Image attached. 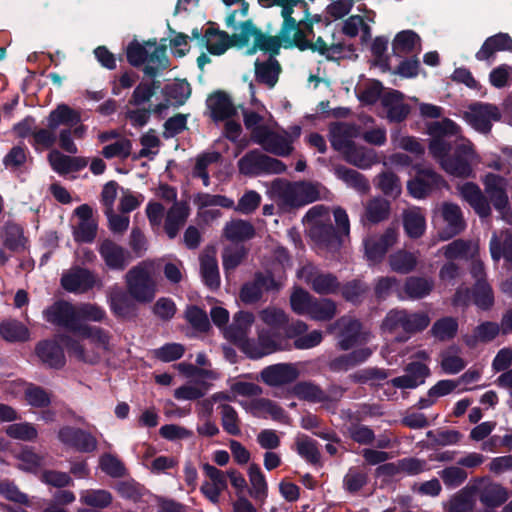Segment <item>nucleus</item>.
Returning a JSON list of instances; mask_svg holds the SVG:
<instances>
[{
  "instance_id": "5",
  "label": "nucleus",
  "mask_w": 512,
  "mask_h": 512,
  "mask_svg": "<svg viewBox=\"0 0 512 512\" xmlns=\"http://www.w3.org/2000/svg\"><path fill=\"white\" fill-rule=\"evenodd\" d=\"M272 191L282 204L289 207L307 205L320 198V185L306 181L288 182L278 179L273 182Z\"/></svg>"
},
{
  "instance_id": "28",
  "label": "nucleus",
  "mask_w": 512,
  "mask_h": 512,
  "mask_svg": "<svg viewBox=\"0 0 512 512\" xmlns=\"http://www.w3.org/2000/svg\"><path fill=\"white\" fill-rule=\"evenodd\" d=\"M498 51L512 52V38L508 34L498 33L488 37L476 53L475 57L479 61L490 62Z\"/></svg>"
},
{
  "instance_id": "9",
  "label": "nucleus",
  "mask_w": 512,
  "mask_h": 512,
  "mask_svg": "<svg viewBox=\"0 0 512 512\" xmlns=\"http://www.w3.org/2000/svg\"><path fill=\"white\" fill-rule=\"evenodd\" d=\"M253 142L260 145L266 152L281 157L290 155L294 150L289 138L282 133V130L273 129L270 126L258 128L254 132Z\"/></svg>"
},
{
  "instance_id": "36",
  "label": "nucleus",
  "mask_w": 512,
  "mask_h": 512,
  "mask_svg": "<svg viewBox=\"0 0 512 512\" xmlns=\"http://www.w3.org/2000/svg\"><path fill=\"white\" fill-rule=\"evenodd\" d=\"M48 161L53 170L59 174L79 171L87 165V161L84 158L70 157L62 154L58 150H52L48 154Z\"/></svg>"
},
{
  "instance_id": "31",
  "label": "nucleus",
  "mask_w": 512,
  "mask_h": 512,
  "mask_svg": "<svg viewBox=\"0 0 512 512\" xmlns=\"http://www.w3.org/2000/svg\"><path fill=\"white\" fill-rule=\"evenodd\" d=\"M189 216V206L186 202H175L168 210L164 229L169 238H175Z\"/></svg>"
},
{
  "instance_id": "56",
  "label": "nucleus",
  "mask_w": 512,
  "mask_h": 512,
  "mask_svg": "<svg viewBox=\"0 0 512 512\" xmlns=\"http://www.w3.org/2000/svg\"><path fill=\"white\" fill-rule=\"evenodd\" d=\"M210 385L205 381L187 383L174 391V397L178 400H196L203 397Z\"/></svg>"
},
{
  "instance_id": "53",
  "label": "nucleus",
  "mask_w": 512,
  "mask_h": 512,
  "mask_svg": "<svg viewBox=\"0 0 512 512\" xmlns=\"http://www.w3.org/2000/svg\"><path fill=\"white\" fill-rule=\"evenodd\" d=\"M508 498V493L502 486L490 483L480 490L479 499L487 507H497Z\"/></svg>"
},
{
  "instance_id": "27",
  "label": "nucleus",
  "mask_w": 512,
  "mask_h": 512,
  "mask_svg": "<svg viewBox=\"0 0 512 512\" xmlns=\"http://www.w3.org/2000/svg\"><path fill=\"white\" fill-rule=\"evenodd\" d=\"M342 156L346 162L360 169H369L379 163L378 154L374 149L356 143L351 145Z\"/></svg>"
},
{
  "instance_id": "7",
  "label": "nucleus",
  "mask_w": 512,
  "mask_h": 512,
  "mask_svg": "<svg viewBox=\"0 0 512 512\" xmlns=\"http://www.w3.org/2000/svg\"><path fill=\"white\" fill-rule=\"evenodd\" d=\"M152 270V263L141 262L125 275L127 290L138 302H150L155 297L156 283L151 276Z\"/></svg>"
},
{
  "instance_id": "21",
  "label": "nucleus",
  "mask_w": 512,
  "mask_h": 512,
  "mask_svg": "<svg viewBox=\"0 0 512 512\" xmlns=\"http://www.w3.org/2000/svg\"><path fill=\"white\" fill-rule=\"evenodd\" d=\"M445 228L440 232L441 240H448L460 234L466 228V222L461 208L451 202H444L439 207Z\"/></svg>"
},
{
  "instance_id": "48",
  "label": "nucleus",
  "mask_w": 512,
  "mask_h": 512,
  "mask_svg": "<svg viewBox=\"0 0 512 512\" xmlns=\"http://www.w3.org/2000/svg\"><path fill=\"white\" fill-rule=\"evenodd\" d=\"M444 256L449 259L474 257L478 252V245L472 241L457 239L442 249Z\"/></svg>"
},
{
  "instance_id": "32",
  "label": "nucleus",
  "mask_w": 512,
  "mask_h": 512,
  "mask_svg": "<svg viewBox=\"0 0 512 512\" xmlns=\"http://www.w3.org/2000/svg\"><path fill=\"white\" fill-rule=\"evenodd\" d=\"M489 249L494 261H499L503 257L508 262H512V231L506 229L493 233Z\"/></svg>"
},
{
  "instance_id": "49",
  "label": "nucleus",
  "mask_w": 512,
  "mask_h": 512,
  "mask_svg": "<svg viewBox=\"0 0 512 512\" xmlns=\"http://www.w3.org/2000/svg\"><path fill=\"white\" fill-rule=\"evenodd\" d=\"M0 334L9 342H24L29 340L30 332L28 328L18 320H5L0 325Z\"/></svg>"
},
{
  "instance_id": "19",
  "label": "nucleus",
  "mask_w": 512,
  "mask_h": 512,
  "mask_svg": "<svg viewBox=\"0 0 512 512\" xmlns=\"http://www.w3.org/2000/svg\"><path fill=\"white\" fill-rule=\"evenodd\" d=\"M298 276L318 294H330L337 291L339 282L335 276L323 273L312 265L304 266Z\"/></svg>"
},
{
  "instance_id": "24",
  "label": "nucleus",
  "mask_w": 512,
  "mask_h": 512,
  "mask_svg": "<svg viewBox=\"0 0 512 512\" xmlns=\"http://www.w3.org/2000/svg\"><path fill=\"white\" fill-rule=\"evenodd\" d=\"M307 330V324L301 320H297L292 322L287 328L286 338L294 339L293 345L299 350H307L318 346L323 340L322 331L313 330L305 334Z\"/></svg>"
},
{
  "instance_id": "29",
  "label": "nucleus",
  "mask_w": 512,
  "mask_h": 512,
  "mask_svg": "<svg viewBox=\"0 0 512 512\" xmlns=\"http://www.w3.org/2000/svg\"><path fill=\"white\" fill-rule=\"evenodd\" d=\"M35 350L40 360L49 367L60 368L65 364L64 352L57 341H41Z\"/></svg>"
},
{
  "instance_id": "45",
  "label": "nucleus",
  "mask_w": 512,
  "mask_h": 512,
  "mask_svg": "<svg viewBox=\"0 0 512 512\" xmlns=\"http://www.w3.org/2000/svg\"><path fill=\"white\" fill-rule=\"evenodd\" d=\"M392 49L396 55H405L421 49L420 37L412 30L399 32L393 42Z\"/></svg>"
},
{
  "instance_id": "15",
  "label": "nucleus",
  "mask_w": 512,
  "mask_h": 512,
  "mask_svg": "<svg viewBox=\"0 0 512 512\" xmlns=\"http://www.w3.org/2000/svg\"><path fill=\"white\" fill-rule=\"evenodd\" d=\"M446 185V181L435 171L420 169L415 179L408 182L407 188L414 198L422 199Z\"/></svg>"
},
{
  "instance_id": "41",
  "label": "nucleus",
  "mask_w": 512,
  "mask_h": 512,
  "mask_svg": "<svg viewBox=\"0 0 512 512\" xmlns=\"http://www.w3.org/2000/svg\"><path fill=\"white\" fill-rule=\"evenodd\" d=\"M200 271L205 284L211 289L220 285L217 260L213 251L205 252L200 257Z\"/></svg>"
},
{
  "instance_id": "4",
  "label": "nucleus",
  "mask_w": 512,
  "mask_h": 512,
  "mask_svg": "<svg viewBox=\"0 0 512 512\" xmlns=\"http://www.w3.org/2000/svg\"><path fill=\"white\" fill-rule=\"evenodd\" d=\"M79 340L68 335L60 336L70 357L75 360L95 365L102 358L114 351L113 337L109 331L89 324H83L77 333Z\"/></svg>"
},
{
  "instance_id": "50",
  "label": "nucleus",
  "mask_w": 512,
  "mask_h": 512,
  "mask_svg": "<svg viewBox=\"0 0 512 512\" xmlns=\"http://www.w3.org/2000/svg\"><path fill=\"white\" fill-rule=\"evenodd\" d=\"M461 351L456 346H451L440 354V365L446 374H457L466 367L465 360L461 357Z\"/></svg>"
},
{
  "instance_id": "42",
  "label": "nucleus",
  "mask_w": 512,
  "mask_h": 512,
  "mask_svg": "<svg viewBox=\"0 0 512 512\" xmlns=\"http://www.w3.org/2000/svg\"><path fill=\"white\" fill-rule=\"evenodd\" d=\"M434 288V281L431 278L411 276L408 277L403 286V291L409 299H421L428 296Z\"/></svg>"
},
{
  "instance_id": "33",
  "label": "nucleus",
  "mask_w": 512,
  "mask_h": 512,
  "mask_svg": "<svg viewBox=\"0 0 512 512\" xmlns=\"http://www.w3.org/2000/svg\"><path fill=\"white\" fill-rule=\"evenodd\" d=\"M205 45L213 55H222L229 48L235 47L234 34L229 35L225 31L208 28L204 35Z\"/></svg>"
},
{
  "instance_id": "16",
  "label": "nucleus",
  "mask_w": 512,
  "mask_h": 512,
  "mask_svg": "<svg viewBox=\"0 0 512 512\" xmlns=\"http://www.w3.org/2000/svg\"><path fill=\"white\" fill-rule=\"evenodd\" d=\"M398 232L395 228H387L379 236H371L364 240L365 255L372 263L382 261L387 251L397 243Z\"/></svg>"
},
{
  "instance_id": "8",
  "label": "nucleus",
  "mask_w": 512,
  "mask_h": 512,
  "mask_svg": "<svg viewBox=\"0 0 512 512\" xmlns=\"http://www.w3.org/2000/svg\"><path fill=\"white\" fill-rule=\"evenodd\" d=\"M238 169L245 176H257L261 174H281L286 171V165L282 161L254 149L238 161Z\"/></svg>"
},
{
  "instance_id": "12",
  "label": "nucleus",
  "mask_w": 512,
  "mask_h": 512,
  "mask_svg": "<svg viewBox=\"0 0 512 512\" xmlns=\"http://www.w3.org/2000/svg\"><path fill=\"white\" fill-rule=\"evenodd\" d=\"M330 215L324 206H314L305 215L304 222L310 236L319 243L328 242L334 235L333 226L329 223Z\"/></svg>"
},
{
  "instance_id": "35",
  "label": "nucleus",
  "mask_w": 512,
  "mask_h": 512,
  "mask_svg": "<svg viewBox=\"0 0 512 512\" xmlns=\"http://www.w3.org/2000/svg\"><path fill=\"white\" fill-rule=\"evenodd\" d=\"M207 106L211 112V117L215 121L229 119L236 112L235 106L229 96L222 92L209 96Z\"/></svg>"
},
{
  "instance_id": "57",
  "label": "nucleus",
  "mask_w": 512,
  "mask_h": 512,
  "mask_svg": "<svg viewBox=\"0 0 512 512\" xmlns=\"http://www.w3.org/2000/svg\"><path fill=\"white\" fill-rule=\"evenodd\" d=\"M6 434L16 440L35 441L38 437L37 428L29 422L14 423L6 427Z\"/></svg>"
},
{
  "instance_id": "46",
  "label": "nucleus",
  "mask_w": 512,
  "mask_h": 512,
  "mask_svg": "<svg viewBox=\"0 0 512 512\" xmlns=\"http://www.w3.org/2000/svg\"><path fill=\"white\" fill-rule=\"evenodd\" d=\"M334 174L338 179L360 193H367L370 189L367 179L356 170L339 165L334 168Z\"/></svg>"
},
{
  "instance_id": "60",
  "label": "nucleus",
  "mask_w": 512,
  "mask_h": 512,
  "mask_svg": "<svg viewBox=\"0 0 512 512\" xmlns=\"http://www.w3.org/2000/svg\"><path fill=\"white\" fill-rule=\"evenodd\" d=\"M77 322L79 320L102 322L106 313L102 307L94 303H81L77 305Z\"/></svg>"
},
{
  "instance_id": "62",
  "label": "nucleus",
  "mask_w": 512,
  "mask_h": 512,
  "mask_svg": "<svg viewBox=\"0 0 512 512\" xmlns=\"http://www.w3.org/2000/svg\"><path fill=\"white\" fill-rule=\"evenodd\" d=\"M221 423L223 429L230 435L237 436L240 434L239 418L236 410L228 405H221Z\"/></svg>"
},
{
  "instance_id": "38",
  "label": "nucleus",
  "mask_w": 512,
  "mask_h": 512,
  "mask_svg": "<svg viewBox=\"0 0 512 512\" xmlns=\"http://www.w3.org/2000/svg\"><path fill=\"white\" fill-rule=\"evenodd\" d=\"M403 226L409 237H421L426 230V219L423 210L419 207L406 209L403 212Z\"/></svg>"
},
{
  "instance_id": "54",
  "label": "nucleus",
  "mask_w": 512,
  "mask_h": 512,
  "mask_svg": "<svg viewBox=\"0 0 512 512\" xmlns=\"http://www.w3.org/2000/svg\"><path fill=\"white\" fill-rule=\"evenodd\" d=\"M391 142L396 149L405 150L415 156H420L425 152V147L418 139L402 134L400 131L392 132Z\"/></svg>"
},
{
  "instance_id": "6",
  "label": "nucleus",
  "mask_w": 512,
  "mask_h": 512,
  "mask_svg": "<svg viewBox=\"0 0 512 512\" xmlns=\"http://www.w3.org/2000/svg\"><path fill=\"white\" fill-rule=\"evenodd\" d=\"M479 155L472 142L460 136L455 144L454 154L442 161V169L455 177L467 178L472 175V164L479 162Z\"/></svg>"
},
{
  "instance_id": "26",
  "label": "nucleus",
  "mask_w": 512,
  "mask_h": 512,
  "mask_svg": "<svg viewBox=\"0 0 512 512\" xmlns=\"http://www.w3.org/2000/svg\"><path fill=\"white\" fill-rule=\"evenodd\" d=\"M359 135V129L352 124L337 123L330 128V142L332 147L343 154Z\"/></svg>"
},
{
  "instance_id": "30",
  "label": "nucleus",
  "mask_w": 512,
  "mask_h": 512,
  "mask_svg": "<svg viewBox=\"0 0 512 512\" xmlns=\"http://www.w3.org/2000/svg\"><path fill=\"white\" fill-rule=\"evenodd\" d=\"M271 55L265 61H255V78L259 83L265 84L269 88H273L278 82L281 73V65Z\"/></svg>"
},
{
  "instance_id": "20",
  "label": "nucleus",
  "mask_w": 512,
  "mask_h": 512,
  "mask_svg": "<svg viewBox=\"0 0 512 512\" xmlns=\"http://www.w3.org/2000/svg\"><path fill=\"white\" fill-rule=\"evenodd\" d=\"M57 438L63 445L80 452H92L97 448V440L92 434L71 426L61 427Z\"/></svg>"
},
{
  "instance_id": "11",
  "label": "nucleus",
  "mask_w": 512,
  "mask_h": 512,
  "mask_svg": "<svg viewBox=\"0 0 512 512\" xmlns=\"http://www.w3.org/2000/svg\"><path fill=\"white\" fill-rule=\"evenodd\" d=\"M71 226L76 242L90 243L96 238L98 224L91 207L86 204L80 205L74 210Z\"/></svg>"
},
{
  "instance_id": "63",
  "label": "nucleus",
  "mask_w": 512,
  "mask_h": 512,
  "mask_svg": "<svg viewBox=\"0 0 512 512\" xmlns=\"http://www.w3.org/2000/svg\"><path fill=\"white\" fill-rule=\"evenodd\" d=\"M131 142L126 138H117L114 143L108 144L102 149V155L107 158H126L131 153Z\"/></svg>"
},
{
  "instance_id": "55",
  "label": "nucleus",
  "mask_w": 512,
  "mask_h": 512,
  "mask_svg": "<svg viewBox=\"0 0 512 512\" xmlns=\"http://www.w3.org/2000/svg\"><path fill=\"white\" fill-rule=\"evenodd\" d=\"M249 481L251 484V496L263 501L267 496V482L260 468L256 464H251L248 470Z\"/></svg>"
},
{
  "instance_id": "3",
  "label": "nucleus",
  "mask_w": 512,
  "mask_h": 512,
  "mask_svg": "<svg viewBox=\"0 0 512 512\" xmlns=\"http://www.w3.org/2000/svg\"><path fill=\"white\" fill-rule=\"evenodd\" d=\"M254 322L253 313L238 311L234 314L232 323L225 327V338L239 346L251 359H259L283 350L281 343L267 329L257 328V340L250 339L248 336Z\"/></svg>"
},
{
  "instance_id": "14",
  "label": "nucleus",
  "mask_w": 512,
  "mask_h": 512,
  "mask_svg": "<svg viewBox=\"0 0 512 512\" xmlns=\"http://www.w3.org/2000/svg\"><path fill=\"white\" fill-rule=\"evenodd\" d=\"M339 329L338 345L342 350H349L357 344L366 342L370 334L362 329L361 323L349 316L341 317L334 324Z\"/></svg>"
},
{
  "instance_id": "25",
  "label": "nucleus",
  "mask_w": 512,
  "mask_h": 512,
  "mask_svg": "<svg viewBox=\"0 0 512 512\" xmlns=\"http://www.w3.org/2000/svg\"><path fill=\"white\" fill-rule=\"evenodd\" d=\"M403 97L397 90H390L382 96L381 104L390 122H401L408 116L410 108L404 103Z\"/></svg>"
},
{
  "instance_id": "61",
  "label": "nucleus",
  "mask_w": 512,
  "mask_h": 512,
  "mask_svg": "<svg viewBox=\"0 0 512 512\" xmlns=\"http://www.w3.org/2000/svg\"><path fill=\"white\" fill-rule=\"evenodd\" d=\"M313 298L304 289L295 288L290 296L291 309L298 315H307Z\"/></svg>"
},
{
  "instance_id": "58",
  "label": "nucleus",
  "mask_w": 512,
  "mask_h": 512,
  "mask_svg": "<svg viewBox=\"0 0 512 512\" xmlns=\"http://www.w3.org/2000/svg\"><path fill=\"white\" fill-rule=\"evenodd\" d=\"M384 469H396L397 471H402L404 474L413 476L427 471L429 468L425 460L405 458L398 461L397 464H387Z\"/></svg>"
},
{
  "instance_id": "52",
  "label": "nucleus",
  "mask_w": 512,
  "mask_h": 512,
  "mask_svg": "<svg viewBox=\"0 0 512 512\" xmlns=\"http://www.w3.org/2000/svg\"><path fill=\"white\" fill-rule=\"evenodd\" d=\"M336 315V305L330 299L313 298L307 316L316 321H328Z\"/></svg>"
},
{
  "instance_id": "22",
  "label": "nucleus",
  "mask_w": 512,
  "mask_h": 512,
  "mask_svg": "<svg viewBox=\"0 0 512 512\" xmlns=\"http://www.w3.org/2000/svg\"><path fill=\"white\" fill-rule=\"evenodd\" d=\"M299 377V370L293 363H278L265 367L261 380L268 386L280 387L294 382Z\"/></svg>"
},
{
  "instance_id": "18",
  "label": "nucleus",
  "mask_w": 512,
  "mask_h": 512,
  "mask_svg": "<svg viewBox=\"0 0 512 512\" xmlns=\"http://www.w3.org/2000/svg\"><path fill=\"white\" fill-rule=\"evenodd\" d=\"M76 310L77 306L60 301L45 310L44 315L48 322L64 326L77 334L83 324L77 322Z\"/></svg>"
},
{
  "instance_id": "1",
  "label": "nucleus",
  "mask_w": 512,
  "mask_h": 512,
  "mask_svg": "<svg viewBox=\"0 0 512 512\" xmlns=\"http://www.w3.org/2000/svg\"><path fill=\"white\" fill-rule=\"evenodd\" d=\"M281 7L283 23L279 36L268 35L258 28L252 20L241 22L234 33V45L244 49L248 55L258 51L276 55L282 42L285 47H297L299 50H311L332 60L340 56L344 46L341 43H326L321 37L311 42L308 37L313 33L311 23H307L308 7L304 0H274Z\"/></svg>"
},
{
  "instance_id": "64",
  "label": "nucleus",
  "mask_w": 512,
  "mask_h": 512,
  "mask_svg": "<svg viewBox=\"0 0 512 512\" xmlns=\"http://www.w3.org/2000/svg\"><path fill=\"white\" fill-rule=\"evenodd\" d=\"M474 502L471 495L461 491L453 496L447 504V512H472Z\"/></svg>"
},
{
  "instance_id": "47",
  "label": "nucleus",
  "mask_w": 512,
  "mask_h": 512,
  "mask_svg": "<svg viewBox=\"0 0 512 512\" xmlns=\"http://www.w3.org/2000/svg\"><path fill=\"white\" fill-rule=\"evenodd\" d=\"M391 270L400 274H408L415 269L418 257L415 253L398 250L392 253L388 259Z\"/></svg>"
},
{
  "instance_id": "37",
  "label": "nucleus",
  "mask_w": 512,
  "mask_h": 512,
  "mask_svg": "<svg viewBox=\"0 0 512 512\" xmlns=\"http://www.w3.org/2000/svg\"><path fill=\"white\" fill-rule=\"evenodd\" d=\"M501 333V325L496 322L485 321L477 325L471 335L464 338L467 346L474 348L478 343L493 341Z\"/></svg>"
},
{
  "instance_id": "34",
  "label": "nucleus",
  "mask_w": 512,
  "mask_h": 512,
  "mask_svg": "<svg viewBox=\"0 0 512 512\" xmlns=\"http://www.w3.org/2000/svg\"><path fill=\"white\" fill-rule=\"evenodd\" d=\"M254 235L255 228L252 223L243 219H232L223 228V236L233 243L250 240Z\"/></svg>"
},
{
  "instance_id": "59",
  "label": "nucleus",
  "mask_w": 512,
  "mask_h": 512,
  "mask_svg": "<svg viewBox=\"0 0 512 512\" xmlns=\"http://www.w3.org/2000/svg\"><path fill=\"white\" fill-rule=\"evenodd\" d=\"M293 391L297 397L312 402H322L327 398L320 387L311 382H300L294 386Z\"/></svg>"
},
{
  "instance_id": "17",
  "label": "nucleus",
  "mask_w": 512,
  "mask_h": 512,
  "mask_svg": "<svg viewBox=\"0 0 512 512\" xmlns=\"http://www.w3.org/2000/svg\"><path fill=\"white\" fill-rule=\"evenodd\" d=\"M98 252L111 270L123 271L131 262L130 252L109 238L99 242Z\"/></svg>"
},
{
  "instance_id": "39",
  "label": "nucleus",
  "mask_w": 512,
  "mask_h": 512,
  "mask_svg": "<svg viewBox=\"0 0 512 512\" xmlns=\"http://www.w3.org/2000/svg\"><path fill=\"white\" fill-rule=\"evenodd\" d=\"M81 121L80 113L66 104L58 105L47 117V124L50 128L57 129L61 125L73 127Z\"/></svg>"
},
{
  "instance_id": "2",
  "label": "nucleus",
  "mask_w": 512,
  "mask_h": 512,
  "mask_svg": "<svg viewBox=\"0 0 512 512\" xmlns=\"http://www.w3.org/2000/svg\"><path fill=\"white\" fill-rule=\"evenodd\" d=\"M484 192L478 185L466 182L457 186L459 195L465 200L480 218L491 216L493 207L504 217L509 211L507 180L502 176L489 173L482 180Z\"/></svg>"
},
{
  "instance_id": "51",
  "label": "nucleus",
  "mask_w": 512,
  "mask_h": 512,
  "mask_svg": "<svg viewBox=\"0 0 512 512\" xmlns=\"http://www.w3.org/2000/svg\"><path fill=\"white\" fill-rule=\"evenodd\" d=\"M390 214V204L382 198H373L365 205L364 220L376 224L386 220Z\"/></svg>"
},
{
  "instance_id": "44",
  "label": "nucleus",
  "mask_w": 512,
  "mask_h": 512,
  "mask_svg": "<svg viewBox=\"0 0 512 512\" xmlns=\"http://www.w3.org/2000/svg\"><path fill=\"white\" fill-rule=\"evenodd\" d=\"M371 354L372 350L370 348H361L350 354L334 358L329 362V368L334 372L347 371L368 359Z\"/></svg>"
},
{
  "instance_id": "13",
  "label": "nucleus",
  "mask_w": 512,
  "mask_h": 512,
  "mask_svg": "<svg viewBox=\"0 0 512 512\" xmlns=\"http://www.w3.org/2000/svg\"><path fill=\"white\" fill-rule=\"evenodd\" d=\"M499 109L488 103H475L464 112L465 120L478 132L489 133L492 123L500 119Z\"/></svg>"
},
{
  "instance_id": "40",
  "label": "nucleus",
  "mask_w": 512,
  "mask_h": 512,
  "mask_svg": "<svg viewBox=\"0 0 512 512\" xmlns=\"http://www.w3.org/2000/svg\"><path fill=\"white\" fill-rule=\"evenodd\" d=\"M168 65L169 60L165 46H157L156 42H150L144 73L150 77H154L160 70L166 69Z\"/></svg>"
},
{
  "instance_id": "23",
  "label": "nucleus",
  "mask_w": 512,
  "mask_h": 512,
  "mask_svg": "<svg viewBox=\"0 0 512 512\" xmlns=\"http://www.w3.org/2000/svg\"><path fill=\"white\" fill-rule=\"evenodd\" d=\"M258 317L264 325L263 327L258 328L267 329L281 343L284 350L285 346L283 344V339L280 336V331L284 330L286 332L290 325L287 313L279 307L269 305L259 311Z\"/></svg>"
},
{
  "instance_id": "10",
  "label": "nucleus",
  "mask_w": 512,
  "mask_h": 512,
  "mask_svg": "<svg viewBox=\"0 0 512 512\" xmlns=\"http://www.w3.org/2000/svg\"><path fill=\"white\" fill-rule=\"evenodd\" d=\"M61 285L68 292L83 294L95 287L101 289L103 282L93 271L76 266L63 273Z\"/></svg>"
},
{
  "instance_id": "43",
  "label": "nucleus",
  "mask_w": 512,
  "mask_h": 512,
  "mask_svg": "<svg viewBox=\"0 0 512 512\" xmlns=\"http://www.w3.org/2000/svg\"><path fill=\"white\" fill-rule=\"evenodd\" d=\"M81 504L95 509L108 508L113 502V496L106 489H84L79 493Z\"/></svg>"
}]
</instances>
